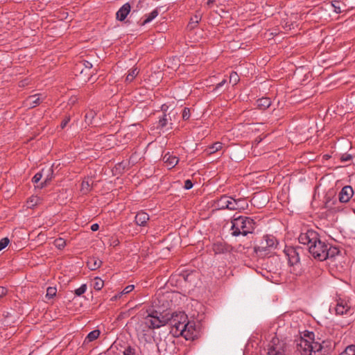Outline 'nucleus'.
<instances>
[{
	"label": "nucleus",
	"mask_w": 355,
	"mask_h": 355,
	"mask_svg": "<svg viewBox=\"0 0 355 355\" xmlns=\"http://www.w3.org/2000/svg\"><path fill=\"white\" fill-rule=\"evenodd\" d=\"M187 315L184 312L164 313L153 310L144 318V324L151 329H158L167 324L171 326L170 333L175 337L184 334V324L187 322Z\"/></svg>",
	"instance_id": "1"
},
{
	"label": "nucleus",
	"mask_w": 355,
	"mask_h": 355,
	"mask_svg": "<svg viewBox=\"0 0 355 355\" xmlns=\"http://www.w3.org/2000/svg\"><path fill=\"white\" fill-rule=\"evenodd\" d=\"M335 345L331 339L315 340L313 332L305 331L303 337L296 340V350L301 355H331Z\"/></svg>",
	"instance_id": "2"
},
{
	"label": "nucleus",
	"mask_w": 355,
	"mask_h": 355,
	"mask_svg": "<svg viewBox=\"0 0 355 355\" xmlns=\"http://www.w3.org/2000/svg\"><path fill=\"white\" fill-rule=\"evenodd\" d=\"M298 240L300 243L308 246L309 252L314 259L324 261L328 243L321 240L317 232L309 230L306 232H302Z\"/></svg>",
	"instance_id": "3"
},
{
	"label": "nucleus",
	"mask_w": 355,
	"mask_h": 355,
	"mask_svg": "<svg viewBox=\"0 0 355 355\" xmlns=\"http://www.w3.org/2000/svg\"><path fill=\"white\" fill-rule=\"evenodd\" d=\"M231 234L233 236H247L253 233L256 227L254 220L248 216L234 215L231 220Z\"/></svg>",
	"instance_id": "4"
},
{
	"label": "nucleus",
	"mask_w": 355,
	"mask_h": 355,
	"mask_svg": "<svg viewBox=\"0 0 355 355\" xmlns=\"http://www.w3.org/2000/svg\"><path fill=\"white\" fill-rule=\"evenodd\" d=\"M277 245L278 241L275 236L272 235H265L259 245L254 247V251L259 257H265L275 250Z\"/></svg>",
	"instance_id": "5"
},
{
	"label": "nucleus",
	"mask_w": 355,
	"mask_h": 355,
	"mask_svg": "<svg viewBox=\"0 0 355 355\" xmlns=\"http://www.w3.org/2000/svg\"><path fill=\"white\" fill-rule=\"evenodd\" d=\"M243 201V199H234L231 196L226 195L221 196L218 199L215 201V207L218 209H229L232 211L244 209L240 206L239 203Z\"/></svg>",
	"instance_id": "6"
},
{
	"label": "nucleus",
	"mask_w": 355,
	"mask_h": 355,
	"mask_svg": "<svg viewBox=\"0 0 355 355\" xmlns=\"http://www.w3.org/2000/svg\"><path fill=\"white\" fill-rule=\"evenodd\" d=\"M334 309L338 315H352L354 312L351 301L346 297L336 299Z\"/></svg>",
	"instance_id": "7"
},
{
	"label": "nucleus",
	"mask_w": 355,
	"mask_h": 355,
	"mask_svg": "<svg viewBox=\"0 0 355 355\" xmlns=\"http://www.w3.org/2000/svg\"><path fill=\"white\" fill-rule=\"evenodd\" d=\"M285 344L277 337H273L268 345V355H284Z\"/></svg>",
	"instance_id": "8"
},
{
	"label": "nucleus",
	"mask_w": 355,
	"mask_h": 355,
	"mask_svg": "<svg viewBox=\"0 0 355 355\" xmlns=\"http://www.w3.org/2000/svg\"><path fill=\"white\" fill-rule=\"evenodd\" d=\"M184 334H181L186 340H194L197 337V331L194 322H190L187 320L184 324Z\"/></svg>",
	"instance_id": "9"
},
{
	"label": "nucleus",
	"mask_w": 355,
	"mask_h": 355,
	"mask_svg": "<svg viewBox=\"0 0 355 355\" xmlns=\"http://www.w3.org/2000/svg\"><path fill=\"white\" fill-rule=\"evenodd\" d=\"M300 250L301 248H287L284 252L288 257V263L291 266H294L300 261Z\"/></svg>",
	"instance_id": "10"
},
{
	"label": "nucleus",
	"mask_w": 355,
	"mask_h": 355,
	"mask_svg": "<svg viewBox=\"0 0 355 355\" xmlns=\"http://www.w3.org/2000/svg\"><path fill=\"white\" fill-rule=\"evenodd\" d=\"M177 114L178 112L174 110L170 111L168 114L163 113L162 116L159 119L157 128L162 129L165 128L168 124H169L171 125V128L172 129V118H174Z\"/></svg>",
	"instance_id": "11"
},
{
	"label": "nucleus",
	"mask_w": 355,
	"mask_h": 355,
	"mask_svg": "<svg viewBox=\"0 0 355 355\" xmlns=\"http://www.w3.org/2000/svg\"><path fill=\"white\" fill-rule=\"evenodd\" d=\"M354 195V191L351 186H345L338 193L339 201L346 203L349 201Z\"/></svg>",
	"instance_id": "12"
},
{
	"label": "nucleus",
	"mask_w": 355,
	"mask_h": 355,
	"mask_svg": "<svg viewBox=\"0 0 355 355\" xmlns=\"http://www.w3.org/2000/svg\"><path fill=\"white\" fill-rule=\"evenodd\" d=\"M150 220L149 215L141 210L137 212L135 217V222L137 225L146 227L148 225V222Z\"/></svg>",
	"instance_id": "13"
},
{
	"label": "nucleus",
	"mask_w": 355,
	"mask_h": 355,
	"mask_svg": "<svg viewBox=\"0 0 355 355\" xmlns=\"http://www.w3.org/2000/svg\"><path fill=\"white\" fill-rule=\"evenodd\" d=\"M131 10V6L130 3H125L123 4L119 10L116 12V17L119 21H123L125 19L128 15L130 13Z\"/></svg>",
	"instance_id": "14"
},
{
	"label": "nucleus",
	"mask_w": 355,
	"mask_h": 355,
	"mask_svg": "<svg viewBox=\"0 0 355 355\" xmlns=\"http://www.w3.org/2000/svg\"><path fill=\"white\" fill-rule=\"evenodd\" d=\"M40 96L39 94L29 96L24 101L25 105L29 108H33L39 105L42 102Z\"/></svg>",
	"instance_id": "15"
},
{
	"label": "nucleus",
	"mask_w": 355,
	"mask_h": 355,
	"mask_svg": "<svg viewBox=\"0 0 355 355\" xmlns=\"http://www.w3.org/2000/svg\"><path fill=\"white\" fill-rule=\"evenodd\" d=\"M268 202V198L261 193H256L252 199V203L254 206H264Z\"/></svg>",
	"instance_id": "16"
},
{
	"label": "nucleus",
	"mask_w": 355,
	"mask_h": 355,
	"mask_svg": "<svg viewBox=\"0 0 355 355\" xmlns=\"http://www.w3.org/2000/svg\"><path fill=\"white\" fill-rule=\"evenodd\" d=\"M212 250L215 254H223L230 251V246L223 242L214 243Z\"/></svg>",
	"instance_id": "17"
},
{
	"label": "nucleus",
	"mask_w": 355,
	"mask_h": 355,
	"mask_svg": "<svg viewBox=\"0 0 355 355\" xmlns=\"http://www.w3.org/2000/svg\"><path fill=\"white\" fill-rule=\"evenodd\" d=\"M340 253V250L336 246H332L330 244H327V250L324 254V260L329 258H334L336 255Z\"/></svg>",
	"instance_id": "18"
},
{
	"label": "nucleus",
	"mask_w": 355,
	"mask_h": 355,
	"mask_svg": "<svg viewBox=\"0 0 355 355\" xmlns=\"http://www.w3.org/2000/svg\"><path fill=\"white\" fill-rule=\"evenodd\" d=\"M102 263V261H101L99 259L93 257L88 259L87 266L91 270H95L101 266Z\"/></svg>",
	"instance_id": "19"
},
{
	"label": "nucleus",
	"mask_w": 355,
	"mask_h": 355,
	"mask_svg": "<svg viewBox=\"0 0 355 355\" xmlns=\"http://www.w3.org/2000/svg\"><path fill=\"white\" fill-rule=\"evenodd\" d=\"M163 160L168 167L173 168L178 164L179 159L176 156H173L167 153L164 156Z\"/></svg>",
	"instance_id": "20"
},
{
	"label": "nucleus",
	"mask_w": 355,
	"mask_h": 355,
	"mask_svg": "<svg viewBox=\"0 0 355 355\" xmlns=\"http://www.w3.org/2000/svg\"><path fill=\"white\" fill-rule=\"evenodd\" d=\"M257 107L261 110L268 108L271 105V100L269 98L265 97L257 100Z\"/></svg>",
	"instance_id": "21"
},
{
	"label": "nucleus",
	"mask_w": 355,
	"mask_h": 355,
	"mask_svg": "<svg viewBox=\"0 0 355 355\" xmlns=\"http://www.w3.org/2000/svg\"><path fill=\"white\" fill-rule=\"evenodd\" d=\"M47 172L48 173L45 178V180L42 182L40 185L37 186L40 189H42L49 185L53 178V170L51 168H49L47 170Z\"/></svg>",
	"instance_id": "22"
},
{
	"label": "nucleus",
	"mask_w": 355,
	"mask_h": 355,
	"mask_svg": "<svg viewBox=\"0 0 355 355\" xmlns=\"http://www.w3.org/2000/svg\"><path fill=\"white\" fill-rule=\"evenodd\" d=\"M223 143L217 141L213 144L212 145L208 146L207 148V151L208 154H214L216 152L220 150L223 148Z\"/></svg>",
	"instance_id": "23"
},
{
	"label": "nucleus",
	"mask_w": 355,
	"mask_h": 355,
	"mask_svg": "<svg viewBox=\"0 0 355 355\" xmlns=\"http://www.w3.org/2000/svg\"><path fill=\"white\" fill-rule=\"evenodd\" d=\"M159 15L158 8L154 9L151 12H150L148 15H146V18L144 20V21L141 23V25H145L146 24H148L152 20H153L155 17H157Z\"/></svg>",
	"instance_id": "24"
},
{
	"label": "nucleus",
	"mask_w": 355,
	"mask_h": 355,
	"mask_svg": "<svg viewBox=\"0 0 355 355\" xmlns=\"http://www.w3.org/2000/svg\"><path fill=\"white\" fill-rule=\"evenodd\" d=\"M80 68V73H83L85 70H90L92 68V64L87 60H83L77 65V70Z\"/></svg>",
	"instance_id": "25"
},
{
	"label": "nucleus",
	"mask_w": 355,
	"mask_h": 355,
	"mask_svg": "<svg viewBox=\"0 0 355 355\" xmlns=\"http://www.w3.org/2000/svg\"><path fill=\"white\" fill-rule=\"evenodd\" d=\"M139 70L137 67H133L131 69L129 70L128 73L126 76L125 81L127 83H131L135 77L138 75Z\"/></svg>",
	"instance_id": "26"
},
{
	"label": "nucleus",
	"mask_w": 355,
	"mask_h": 355,
	"mask_svg": "<svg viewBox=\"0 0 355 355\" xmlns=\"http://www.w3.org/2000/svg\"><path fill=\"white\" fill-rule=\"evenodd\" d=\"M100 334H101V331L98 329H95L94 331H92L87 336V337L85 338V341L89 343V342L95 340L96 339H97L98 338V336H100Z\"/></svg>",
	"instance_id": "27"
},
{
	"label": "nucleus",
	"mask_w": 355,
	"mask_h": 355,
	"mask_svg": "<svg viewBox=\"0 0 355 355\" xmlns=\"http://www.w3.org/2000/svg\"><path fill=\"white\" fill-rule=\"evenodd\" d=\"M104 286V282L100 277H95L94 279L93 287L96 291H101Z\"/></svg>",
	"instance_id": "28"
},
{
	"label": "nucleus",
	"mask_w": 355,
	"mask_h": 355,
	"mask_svg": "<svg viewBox=\"0 0 355 355\" xmlns=\"http://www.w3.org/2000/svg\"><path fill=\"white\" fill-rule=\"evenodd\" d=\"M339 355H355V345H349Z\"/></svg>",
	"instance_id": "29"
},
{
	"label": "nucleus",
	"mask_w": 355,
	"mask_h": 355,
	"mask_svg": "<svg viewBox=\"0 0 355 355\" xmlns=\"http://www.w3.org/2000/svg\"><path fill=\"white\" fill-rule=\"evenodd\" d=\"M92 189L90 183L88 180H83L81 184V191L83 193L86 194Z\"/></svg>",
	"instance_id": "30"
},
{
	"label": "nucleus",
	"mask_w": 355,
	"mask_h": 355,
	"mask_svg": "<svg viewBox=\"0 0 355 355\" xmlns=\"http://www.w3.org/2000/svg\"><path fill=\"white\" fill-rule=\"evenodd\" d=\"M57 293V288L55 287L49 286L46 289V297L48 299L53 298Z\"/></svg>",
	"instance_id": "31"
},
{
	"label": "nucleus",
	"mask_w": 355,
	"mask_h": 355,
	"mask_svg": "<svg viewBox=\"0 0 355 355\" xmlns=\"http://www.w3.org/2000/svg\"><path fill=\"white\" fill-rule=\"evenodd\" d=\"M96 116V112L93 110H89V112H87L85 116V122L87 123L88 124H92V121L94 119V118Z\"/></svg>",
	"instance_id": "32"
},
{
	"label": "nucleus",
	"mask_w": 355,
	"mask_h": 355,
	"mask_svg": "<svg viewBox=\"0 0 355 355\" xmlns=\"http://www.w3.org/2000/svg\"><path fill=\"white\" fill-rule=\"evenodd\" d=\"M240 80V78L238 73L235 71H232L230 75V83L233 85H236Z\"/></svg>",
	"instance_id": "33"
},
{
	"label": "nucleus",
	"mask_w": 355,
	"mask_h": 355,
	"mask_svg": "<svg viewBox=\"0 0 355 355\" xmlns=\"http://www.w3.org/2000/svg\"><path fill=\"white\" fill-rule=\"evenodd\" d=\"M135 288V286L132 284L128 285L124 288V289L119 294V296L116 295L114 297L116 298L117 297H121L123 295L128 294L131 291H132Z\"/></svg>",
	"instance_id": "34"
},
{
	"label": "nucleus",
	"mask_w": 355,
	"mask_h": 355,
	"mask_svg": "<svg viewBox=\"0 0 355 355\" xmlns=\"http://www.w3.org/2000/svg\"><path fill=\"white\" fill-rule=\"evenodd\" d=\"M44 172V169H42V171L37 173L32 178V182L35 184L38 183L41 180Z\"/></svg>",
	"instance_id": "35"
},
{
	"label": "nucleus",
	"mask_w": 355,
	"mask_h": 355,
	"mask_svg": "<svg viewBox=\"0 0 355 355\" xmlns=\"http://www.w3.org/2000/svg\"><path fill=\"white\" fill-rule=\"evenodd\" d=\"M87 290V285L86 284H82L78 288L76 289L74 291V293L77 296H80L83 293H85Z\"/></svg>",
	"instance_id": "36"
},
{
	"label": "nucleus",
	"mask_w": 355,
	"mask_h": 355,
	"mask_svg": "<svg viewBox=\"0 0 355 355\" xmlns=\"http://www.w3.org/2000/svg\"><path fill=\"white\" fill-rule=\"evenodd\" d=\"M190 116H191L190 109L189 107H184L183 109L182 113V119L184 121H187L190 118Z\"/></svg>",
	"instance_id": "37"
},
{
	"label": "nucleus",
	"mask_w": 355,
	"mask_h": 355,
	"mask_svg": "<svg viewBox=\"0 0 355 355\" xmlns=\"http://www.w3.org/2000/svg\"><path fill=\"white\" fill-rule=\"evenodd\" d=\"M322 270L318 268L312 267L309 271V273L311 276L312 275H314L315 276L319 277L322 274Z\"/></svg>",
	"instance_id": "38"
},
{
	"label": "nucleus",
	"mask_w": 355,
	"mask_h": 355,
	"mask_svg": "<svg viewBox=\"0 0 355 355\" xmlns=\"http://www.w3.org/2000/svg\"><path fill=\"white\" fill-rule=\"evenodd\" d=\"M123 355H136V350L130 345H128L123 351Z\"/></svg>",
	"instance_id": "39"
},
{
	"label": "nucleus",
	"mask_w": 355,
	"mask_h": 355,
	"mask_svg": "<svg viewBox=\"0 0 355 355\" xmlns=\"http://www.w3.org/2000/svg\"><path fill=\"white\" fill-rule=\"evenodd\" d=\"M10 243V240L8 238L5 237L0 240V251L3 250L5 248L8 246Z\"/></svg>",
	"instance_id": "40"
},
{
	"label": "nucleus",
	"mask_w": 355,
	"mask_h": 355,
	"mask_svg": "<svg viewBox=\"0 0 355 355\" xmlns=\"http://www.w3.org/2000/svg\"><path fill=\"white\" fill-rule=\"evenodd\" d=\"M55 245L59 249H62V248H63L66 245L65 240L62 239V238H59V239H55Z\"/></svg>",
	"instance_id": "41"
},
{
	"label": "nucleus",
	"mask_w": 355,
	"mask_h": 355,
	"mask_svg": "<svg viewBox=\"0 0 355 355\" xmlns=\"http://www.w3.org/2000/svg\"><path fill=\"white\" fill-rule=\"evenodd\" d=\"M352 158H353V157L352 155L347 154V153H344V154L341 155L340 159L341 162H346L351 161L352 159Z\"/></svg>",
	"instance_id": "42"
},
{
	"label": "nucleus",
	"mask_w": 355,
	"mask_h": 355,
	"mask_svg": "<svg viewBox=\"0 0 355 355\" xmlns=\"http://www.w3.org/2000/svg\"><path fill=\"white\" fill-rule=\"evenodd\" d=\"M70 120H71V116L69 115L65 116V117L61 121V123H60L61 128L64 129L67 126V125L69 123Z\"/></svg>",
	"instance_id": "43"
},
{
	"label": "nucleus",
	"mask_w": 355,
	"mask_h": 355,
	"mask_svg": "<svg viewBox=\"0 0 355 355\" xmlns=\"http://www.w3.org/2000/svg\"><path fill=\"white\" fill-rule=\"evenodd\" d=\"M193 184L190 180H187L184 181V188L187 190H189L193 187Z\"/></svg>",
	"instance_id": "44"
},
{
	"label": "nucleus",
	"mask_w": 355,
	"mask_h": 355,
	"mask_svg": "<svg viewBox=\"0 0 355 355\" xmlns=\"http://www.w3.org/2000/svg\"><path fill=\"white\" fill-rule=\"evenodd\" d=\"M226 83H227V80L226 79H223L222 81H220V83L216 84V85L214 88V91L220 89V87H222Z\"/></svg>",
	"instance_id": "45"
},
{
	"label": "nucleus",
	"mask_w": 355,
	"mask_h": 355,
	"mask_svg": "<svg viewBox=\"0 0 355 355\" xmlns=\"http://www.w3.org/2000/svg\"><path fill=\"white\" fill-rule=\"evenodd\" d=\"M8 289L6 287L0 286V298L6 295Z\"/></svg>",
	"instance_id": "46"
},
{
	"label": "nucleus",
	"mask_w": 355,
	"mask_h": 355,
	"mask_svg": "<svg viewBox=\"0 0 355 355\" xmlns=\"http://www.w3.org/2000/svg\"><path fill=\"white\" fill-rule=\"evenodd\" d=\"M99 229V225L97 223H94L91 225V230L93 232H96Z\"/></svg>",
	"instance_id": "47"
},
{
	"label": "nucleus",
	"mask_w": 355,
	"mask_h": 355,
	"mask_svg": "<svg viewBox=\"0 0 355 355\" xmlns=\"http://www.w3.org/2000/svg\"><path fill=\"white\" fill-rule=\"evenodd\" d=\"M216 0H207V5L208 6H211L212 4H214V3L215 2Z\"/></svg>",
	"instance_id": "48"
},
{
	"label": "nucleus",
	"mask_w": 355,
	"mask_h": 355,
	"mask_svg": "<svg viewBox=\"0 0 355 355\" xmlns=\"http://www.w3.org/2000/svg\"><path fill=\"white\" fill-rule=\"evenodd\" d=\"M195 19H196V21L195 24H198V16H195Z\"/></svg>",
	"instance_id": "49"
},
{
	"label": "nucleus",
	"mask_w": 355,
	"mask_h": 355,
	"mask_svg": "<svg viewBox=\"0 0 355 355\" xmlns=\"http://www.w3.org/2000/svg\"><path fill=\"white\" fill-rule=\"evenodd\" d=\"M191 20L193 23H195L194 21H196V19H191Z\"/></svg>",
	"instance_id": "50"
}]
</instances>
